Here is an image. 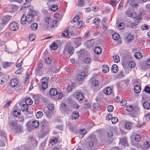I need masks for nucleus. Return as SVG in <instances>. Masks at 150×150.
<instances>
[{"label":"nucleus","mask_w":150,"mask_h":150,"mask_svg":"<svg viewBox=\"0 0 150 150\" xmlns=\"http://www.w3.org/2000/svg\"><path fill=\"white\" fill-rule=\"evenodd\" d=\"M135 57L137 59H140L142 56V55L141 53L139 52L136 53L134 54Z\"/></svg>","instance_id":"4c0bfd02"},{"label":"nucleus","mask_w":150,"mask_h":150,"mask_svg":"<svg viewBox=\"0 0 150 150\" xmlns=\"http://www.w3.org/2000/svg\"><path fill=\"white\" fill-rule=\"evenodd\" d=\"M133 123L130 121H127L125 125V127L127 129H130L132 128Z\"/></svg>","instance_id":"9d476101"},{"label":"nucleus","mask_w":150,"mask_h":150,"mask_svg":"<svg viewBox=\"0 0 150 150\" xmlns=\"http://www.w3.org/2000/svg\"><path fill=\"white\" fill-rule=\"evenodd\" d=\"M41 87L43 89H45L48 87V80L46 78H43L41 80Z\"/></svg>","instance_id":"20e7f679"},{"label":"nucleus","mask_w":150,"mask_h":150,"mask_svg":"<svg viewBox=\"0 0 150 150\" xmlns=\"http://www.w3.org/2000/svg\"><path fill=\"white\" fill-rule=\"evenodd\" d=\"M109 2L113 7L117 3V1L115 0H110Z\"/></svg>","instance_id":"de8ad7c7"},{"label":"nucleus","mask_w":150,"mask_h":150,"mask_svg":"<svg viewBox=\"0 0 150 150\" xmlns=\"http://www.w3.org/2000/svg\"><path fill=\"white\" fill-rule=\"evenodd\" d=\"M64 50L65 52L67 51L69 53L71 54L73 53L74 49L72 47L66 45L64 47Z\"/></svg>","instance_id":"39448f33"},{"label":"nucleus","mask_w":150,"mask_h":150,"mask_svg":"<svg viewBox=\"0 0 150 150\" xmlns=\"http://www.w3.org/2000/svg\"><path fill=\"white\" fill-rule=\"evenodd\" d=\"M51 143L52 144H53L57 143L58 142V140L57 138L55 137L51 138Z\"/></svg>","instance_id":"79ce46f5"},{"label":"nucleus","mask_w":150,"mask_h":150,"mask_svg":"<svg viewBox=\"0 0 150 150\" xmlns=\"http://www.w3.org/2000/svg\"><path fill=\"white\" fill-rule=\"evenodd\" d=\"M57 44L55 43H54L51 45V48L53 49L54 50H55L57 49Z\"/></svg>","instance_id":"774afa93"},{"label":"nucleus","mask_w":150,"mask_h":150,"mask_svg":"<svg viewBox=\"0 0 150 150\" xmlns=\"http://www.w3.org/2000/svg\"><path fill=\"white\" fill-rule=\"evenodd\" d=\"M29 14L30 15L33 17L34 18V16H35L37 15V13L35 11L32 10L31 11L30 13Z\"/></svg>","instance_id":"09e8293b"},{"label":"nucleus","mask_w":150,"mask_h":150,"mask_svg":"<svg viewBox=\"0 0 150 150\" xmlns=\"http://www.w3.org/2000/svg\"><path fill=\"white\" fill-rule=\"evenodd\" d=\"M142 14V13H140L138 15V18L136 19L135 21V22L131 24V25L132 26L133 28H135L136 27V26L137 25L139 22L140 21V20L141 18L140 16Z\"/></svg>","instance_id":"423d86ee"},{"label":"nucleus","mask_w":150,"mask_h":150,"mask_svg":"<svg viewBox=\"0 0 150 150\" xmlns=\"http://www.w3.org/2000/svg\"><path fill=\"white\" fill-rule=\"evenodd\" d=\"M100 22V19L98 18H95L93 20V23L96 25H98Z\"/></svg>","instance_id":"f704fd0d"},{"label":"nucleus","mask_w":150,"mask_h":150,"mask_svg":"<svg viewBox=\"0 0 150 150\" xmlns=\"http://www.w3.org/2000/svg\"><path fill=\"white\" fill-rule=\"evenodd\" d=\"M84 62L87 64L90 63L91 62V59L89 57H87L85 59Z\"/></svg>","instance_id":"e2e57ef3"},{"label":"nucleus","mask_w":150,"mask_h":150,"mask_svg":"<svg viewBox=\"0 0 150 150\" xmlns=\"http://www.w3.org/2000/svg\"><path fill=\"white\" fill-rule=\"evenodd\" d=\"M28 106L25 104H23L22 105L21 110L22 112H27L28 110Z\"/></svg>","instance_id":"4be33fe9"},{"label":"nucleus","mask_w":150,"mask_h":150,"mask_svg":"<svg viewBox=\"0 0 150 150\" xmlns=\"http://www.w3.org/2000/svg\"><path fill=\"white\" fill-rule=\"evenodd\" d=\"M125 25L124 23H121L118 26L120 29H122L125 27Z\"/></svg>","instance_id":"052dcab7"},{"label":"nucleus","mask_w":150,"mask_h":150,"mask_svg":"<svg viewBox=\"0 0 150 150\" xmlns=\"http://www.w3.org/2000/svg\"><path fill=\"white\" fill-rule=\"evenodd\" d=\"M52 70L55 72L59 71L60 68L57 69L55 67L53 66L51 68Z\"/></svg>","instance_id":"bf43d9fd"},{"label":"nucleus","mask_w":150,"mask_h":150,"mask_svg":"<svg viewBox=\"0 0 150 150\" xmlns=\"http://www.w3.org/2000/svg\"><path fill=\"white\" fill-rule=\"evenodd\" d=\"M102 71L104 73L108 72L109 71V68L107 65H103L102 67Z\"/></svg>","instance_id":"a878e982"},{"label":"nucleus","mask_w":150,"mask_h":150,"mask_svg":"<svg viewBox=\"0 0 150 150\" xmlns=\"http://www.w3.org/2000/svg\"><path fill=\"white\" fill-rule=\"evenodd\" d=\"M11 18V17L9 16H5L2 20V23L3 24L6 23L10 20Z\"/></svg>","instance_id":"4468645a"},{"label":"nucleus","mask_w":150,"mask_h":150,"mask_svg":"<svg viewBox=\"0 0 150 150\" xmlns=\"http://www.w3.org/2000/svg\"><path fill=\"white\" fill-rule=\"evenodd\" d=\"M57 26V22L56 21L52 20V22L51 24L50 25V28H53V27H56Z\"/></svg>","instance_id":"2f4dec72"},{"label":"nucleus","mask_w":150,"mask_h":150,"mask_svg":"<svg viewBox=\"0 0 150 150\" xmlns=\"http://www.w3.org/2000/svg\"><path fill=\"white\" fill-rule=\"evenodd\" d=\"M69 34L68 29L66 30L65 31L63 32L62 33V35L64 37L67 36Z\"/></svg>","instance_id":"13d9d810"},{"label":"nucleus","mask_w":150,"mask_h":150,"mask_svg":"<svg viewBox=\"0 0 150 150\" xmlns=\"http://www.w3.org/2000/svg\"><path fill=\"white\" fill-rule=\"evenodd\" d=\"M118 67L116 64L113 65L112 67L111 70L112 72L116 73L117 72Z\"/></svg>","instance_id":"b1692460"},{"label":"nucleus","mask_w":150,"mask_h":150,"mask_svg":"<svg viewBox=\"0 0 150 150\" xmlns=\"http://www.w3.org/2000/svg\"><path fill=\"white\" fill-rule=\"evenodd\" d=\"M133 39V36L130 34H128L126 37V40L128 42H130Z\"/></svg>","instance_id":"c756f323"},{"label":"nucleus","mask_w":150,"mask_h":150,"mask_svg":"<svg viewBox=\"0 0 150 150\" xmlns=\"http://www.w3.org/2000/svg\"><path fill=\"white\" fill-rule=\"evenodd\" d=\"M71 116L72 120H76L79 117V113L76 111H74L73 112Z\"/></svg>","instance_id":"f3484780"},{"label":"nucleus","mask_w":150,"mask_h":150,"mask_svg":"<svg viewBox=\"0 0 150 150\" xmlns=\"http://www.w3.org/2000/svg\"><path fill=\"white\" fill-rule=\"evenodd\" d=\"M8 125L16 133H18L21 132V127L17 125V122L16 121L10 120L8 122Z\"/></svg>","instance_id":"f257e3e1"},{"label":"nucleus","mask_w":150,"mask_h":150,"mask_svg":"<svg viewBox=\"0 0 150 150\" xmlns=\"http://www.w3.org/2000/svg\"><path fill=\"white\" fill-rule=\"evenodd\" d=\"M47 108L49 110H52L54 109V106L52 104H48L47 106Z\"/></svg>","instance_id":"3c124183"},{"label":"nucleus","mask_w":150,"mask_h":150,"mask_svg":"<svg viewBox=\"0 0 150 150\" xmlns=\"http://www.w3.org/2000/svg\"><path fill=\"white\" fill-rule=\"evenodd\" d=\"M134 108L133 107V106L132 105H127L126 107V110L128 112H132V110H134Z\"/></svg>","instance_id":"a19ab883"},{"label":"nucleus","mask_w":150,"mask_h":150,"mask_svg":"<svg viewBox=\"0 0 150 150\" xmlns=\"http://www.w3.org/2000/svg\"><path fill=\"white\" fill-rule=\"evenodd\" d=\"M9 27V28L11 30L16 31L18 29L19 25L17 23L15 22H13L10 24Z\"/></svg>","instance_id":"7ed1b4c3"},{"label":"nucleus","mask_w":150,"mask_h":150,"mask_svg":"<svg viewBox=\"0 0 150 150\" xmlns=\"http://www.w3.org/2000/svg\"><path fill=\"white\" fill-rule=\"evenodd\" d=\"M112 123L115 124L118 121V119L115 117H112L111 119Z\"/></svg>","instance_id":"c03bdc74"},{"label":"nucleus","mask_w":150,"mask_h":150,"mask_svg":"<svg viewBox=\"0 0 150 150\" xmlns=\"http://www.w3.org/2000/svg\"><path fill=\"white\" fill-rule=\"evenodd\" d=\"M18 82V80L17 78H13L11 80L10 85L12 87H15L17 85Z\"/></svg>","instance_id":"0eeeda50"},{"label":"nucleus","mask_w":150,"mask_h":150,"mask_svg":"<svg viewBox=\"0 0 150 150\" xmlns=\"http://www.w3.org/2000/svg\"><path fill=\"white\" fill-rule=\"evenodd\" d=\"M34 18L30 15L28 14L26 16L27 22L28 23H30L33 22L34 21Z\"/></svg>","instance_id":"f8f14e48"},{"label":"nucleus","mask_w":150,"mask_h":150,"mask_svg":"<svg viewBox=\"0 0 150 150\" xmlns=\"http://www.w3.org/2000/svg\"><path fill=\"white\" fill-rule=\"evenodd\" d=\"M21 114V110L19 109H16L13 112V114L15 117H18Z\"/></svg>","instance_id":"5701e85b"},{"label":"nucleus","mask_w":150,"mask_h":150,"mask_svg":"<svg viewBox=\"0 0 150 150\" xmlns=\"http://www.w3.org/2000/svg\"><path fill=\"white\" fill-rule=\"evenodd\" d=\"M96 142V140L95 138H92L90 139L89 142H88V145L90 146H93L94 144Z\"/></svg>","instance_id":"aec40b11"},{"label":"nucleus","mask_w":150,"mask_h":150,"mask_svg":"<svg viewBox=\"0 0 150 150\" xmlns=\"http://www.w3.org/2000/svg\"><path fill=\"white\" fill-rule=\"evenodd\" d=\"M94 52L96 53L99 54L101 53V50L100 47H95L94 49Z\"/></svg>","instance_id":"473e14b6"},{"label":"nucleus","mask_w":150,"mask_h":150,"mask_svg":"<svg viewBox=\"0 0 150 150\" xmlns=\"http://www.w3.org/2000/svg\"><path fill=\"white\" fill-rule=\"evenodd\" d=\"M6 135L5 133L0 130V146H4L5 142L6 141Z\"/></svg>","instance_id":"f03ea898"},{"label":"nucleus","mask_w":150,"mask_h":150,"mask_svg":"<svg viewBox=\"0 0 150 150\" xmlns=\"http://www.w3.org/2000/svg\"><path fill=\"white\" fill-rule=\"evenodd\" d=\"M144 91L147 93H150V87L148 86H146Z\"/></svg>","instance_id":"603ef678"},{"label":"nucleus","mask_w":150,"mask_h":150,"mask_svg":"<svg viewBox=\"0 0 150 150\" xmlns=\"http://www.w3.org/2000/svg\"><path fill=\"white\" fill-rule=\"evenodd\" d=\"M107 110L108 112H111L113 110V107L112 105H108L107 107Z\"/></svg>","instance_id":"8fccbe9b"},{"label":"nucleus","mask_w":150,"mask_h":150,"mask_svg":"<svg viewBox=\"0 0 150 150\" xmlns=\"http://www.w3.org/2000/svg\"><path fill=\"white\" fill-rule=\"evenodd\" d=\"M58 9V7L56 5H53L51 7V9L52 11H55Z\"/></svg>","instance_id":"5fc2aeb1"},{"label":"nucleus","mask_w":150,"mask_h":150,"mask_svg":"<svg viewBox=\"0 0 150 150\" xmlns=\"http://www.w3.org/2000/svg\"><path fill=\"white\" fill-rule=\"evenodd\" d=\"M76 98L79 100H81L84 98V96L81 93H78L76 96Z\"/></svg>","instance_id":"412c9836"},{"label":"nucleus","mask_w":150,"mask_h":150,"mask_svg":"<svg viewBox=\"0 0 150 150\" xmlns=\"http://www.w3.org/2000/svg\"><path fill=\"white\" fill-rule=\"evenodd\" d=\"M50 94L51 96H56L57 97V95H58L57 92L56 88H53L51 89L50 91Z\"/></svg>","instance_id":"9b49d317"},{"label":"nucleus","mask_w":150,"mask_h":150,"mask_svg":"<svg viewBox=\"0 0 150 150\" xmlns=\"http://www.w3.org/2000/svg\"><path fill=\"white\" fill-rule=\"evenodd\" d=\"M136 64L134 62H129V65L130 67L131 68H133L136 66Z\"/></svg>","instance_id":"680f3d73"},{"label":"nucleus","mask_w":150,"mask_h":150,"mask_svg":"<svg viewBox=\"0 0 150 150\" xmlns=\"http://www.w3.org/2000/svg\"><path fill=\"white\" fill-rule=\"evenodd\" d=\"M38 26V24L36 23H34L31 26V28L32 30H36Z\"/></svg>","instance_id":"58836bf2"},{"label":"nucleus","mask_w":150,"mask_h":150,"mask_svg":"<svg viewBox=\"0 0 150 150\" xmlns=\"http://www.w3.org/2000/svg\"><path fill=\"white\" fill-rule=\"evenodd\" d=\"M99 83V81L98 80H93L92 81V86L95 87L98 85Z\"/></svg>","instance_id":"37998d69"},{"label":"nucleus","mask_w":150,"mask_h":150,"mask_svg":"<svg viewBox=\"0 0 150 150\" xmlns=\"http://www.w3.org/2000/svg\"><path fill=\"white\" fill-rule=\"evenodd\" d=\"M141 87L138 85H136L134 86V90L136 93H139L141 91Z\"/></svg>","instance_id":"6ab92c4d"},{"label":"nucleus","mask_w":150,"mask_h":150,"mask_svg":"<svg viewBox=\"0 0 150 150\" xmlns=\"http://www.w3.org/2000/svg\"><path fill=\"white\" fill-rule=\"evenodd\" d=\"M120 143L123 146H127V139L125 138H122L120 140Z\"/></svg>","instance_id":"bb28decb"},{"label":"nucleus","mask_w":150,"mask_h":150,"mask_svg":"<svg viewBox=\"0 0 150 150\" xmlns=\"http://www.w3.org/2000/svg\"><path fill=\"white\" fill-rule=\"evenodd\" d=\"M143 105L144 108L146 109H148L150 108V103L148 102H145Z\"/></svg>","instance_id":"7c9ffc66"},{"label":"nucleus","mask_w":150,"mask_h":150,"mask_svg":"<svg viewBox=\"0 0 150 150\" xmlns=\"http://www.w3.org/2000/svg\"><path fill=\"white\" fill-rule=\"evenodd\" d=\"M25 104L27 105H31L33 103V101L30 98H28L25 99Z\"/></svg>","instance_id":"393cba45"},{"label":"nucleus","mask_w":150,"mask_h":150,"mask_svg":"<svg viewBox=\"0 0 150 150\" xmlns=\"http://www.w3.org/2000/svg\"><path fill=\"white\" fill-rule=\"evenodd\" d=\"M86 73L84 71H82L77 75V78L79 81L83 80L85 76L86 75Z\"/></svg>","instance_id":"1a4fd4ad"},{"label":"nucleus","mask_w":150,"mask_h":150,"mask_svg":"<svg viewBox=\"0 0 150 150\" xmlns=\"http://www.w3.org/2000/svg\"><path fill=\"white\" fill-rule=\"evenodd\" d=\"M30 5V3L28 2L26 3V2L25 3L23 4L21 7V10L23 9L24 8H27Z\"/></svg>","instance_id":"e433bc0d"},{"label":"nucleus","mask_w":150,"mask_h":150,"mask_svg":"<svg viewBox=\"0 0 150 150\" xmlns=\"http://www.w3.org/2000/svg\"><path fill=\"white\" fill-rule=\"evenodd\" d=\"M45 62L47 64H50L52 63V60L49 57H47L45 59Z\"/></svg>","instance_id":"4d7b16f0"},{"label":"nucleus","mask_w":150,"mask_h":150,"mask_svg":"<svg viewBox=\"0 0 150 150\" xmlns=\"http://www.w3.org/2000/svg\"><path fill=\"white\" fill-rule=\"evenodd\" d=\"M134 113L136 114L135 115H137L139 111V108L137 107H136L134 108Z\"/></svg>","instance_id":"864d4df0"},{"label":"nucleus","mask_w":150,"mask_h":150,"mask_svg":"<svg viewBox=\"0 0 150 150\" xmlns=\"http://www.w3.org/2000/svg\"><path fill=\"white\" fill-rule=\"evenodd\" d=\"M112 116V115L111 114L109 113L106 116V120H110L111 119Z\"/></svg>","instance_id":"338daca9"},{"label":"nucleus","mask_w":150,"mask_h":150,"mask_svg":"<svg viewBox=\"0 0 150 150\" xmlns=\"http://www.w3.org/2000/svg\"><path fill=\"white\" fill-rule=\"evenodd\" d=\"M94 42L93 39L88 40L86 42V45L87 48H89L94 45Z\"/></svg>","instance_id":"2eb2a0df"},{"label":"nucleus","mask_w":150,"mask_h":150,"mask_svg":"<svg viewBox=\"0 0 150 150\" xmlns=\"http://www.w3.org/2000/svg\"><path fill=\"white\" fill-rule=\"evenodd\" d=\"M43 115L42 112L41 111L38 112L36 114V116L37 118H40Z\"/></svg>","instance_id":"a18cd8bd"},{"label":"nucleus","mask_w":150,"mask_h":150,"mask_svg":"<svg viewBox=\"0 0 150 150\" xmlns=\"http://www.w3.org/2000/svg\"><path fill=\"white\" fill-rule=\"evenodd\" d=\"M137 17V15H136V12H135L131 13L130 14V16H129V17L134 18H136Z\"/></svg>","instance_id":"6e6d98bb"},{"label":"nucleus","mask_w":150,"mask_h":150,"mask_svg":"<svg viewBox=\"0 0 150 150\" xmlns=\"http://www.w3.org/2000/svg\"><path fill=\"white\" fill-rule=\"evenodd\" d=\"M11 65V63L9 62H5L3 64V66L4 68H6L7 67H10Z\"/></svg>","instance_id":"ea45409f"},{"label":"nucleus","mask_w":150,"mask_h":150,"mask_svg":"<svg viewBox=\"0 0 150 150\" xmlns=\"http://www.w3.org/2000/svg\"><path fill=\"white\" fill-rule=\"evenodd\" d=\"M52 20L50 17H47L45 18V25L47 28H49L50 27V25L51 24Z\"/></svg>","instance_id":"6e6552de"},{"label":"nucleus","mask_w":150,"mask_h":150,"mask_svg":"<svg viewBox=\"0 0 150 150\" xmlns=\"http://www.w3.org/2000/svg\"><path fill=\"white\" fill-rule=\"evenodd\" d=\"M31 139L32 140L31 143L34 146H36L38 144L37 141L34 138H33L32 137H31Z\"/></svg>","instance_id":"49530a36"},{"label":"nucleus","mask_w":150,"mask_h":150,"mask_svg":"<svg viewBox=\"0 0 150 150\" xmlns=\"http://www.w3.org/2000/svg\"><path fill=\"white\" fill-rule=\"evenodd\" d=\"M29 38L31 41H33L35 39V36L33 34L30 35L29 36Z\"/></svg>","instance_id":"0e129e2a"},{"label":"nucleus","mask_w":150,"mask_h":150,"mask_svg":"<svg viewBox=\"0 0 150 150\" xmlns=\"http://www.w3.org/2000/svg\"><path fill=\"white\" fill-rule=\"evenodd\" d=\"M131 141L132 140V139H135L136 142H139L140 141L141 138V137L139 134H137L134 136L132 135L131 137Z\"/></svg>","instance_id":"ddd939ff"},{"label":"nucleus","mask_w":150,"mask_h":150,"mask_svg":"<svg viewBox=\"0 0 150 150\" xmlns=\"http://www.w3.org/2000/svg\"><path fill=\"white\" fill-rule=\"evenodd\" d=\"M80 136L84 135L86 133V132L84 129H82L80 130Z\"/></svg>","instance_id":"69168bd1"},{"label":"nucleus","mask_w":150,"mask_h":150,"mask_svg":"<svg viewBox=\"0 0 150 150\" xmlns=\"http://www.w3.org/2000/svg\"><path fill=\"white\" fill-rule=\"evenodd\" d=\"M113 59L114 62L116 63L119 62L120 61L119 57L117 55H115L113 56Z\"/></svg>","instance_id":"c9c22d12"},{"label":"nucleus","mask_w":150,"mask_h":150,"mask_svg":"<svg viewBox=\"0 0 150 150\" xmlns=\"http://www.w3.org/2000/svg\"><path fill=\"white\" fill-rule=\"evenodd\" d=\"M39 125V122L36 120L34 121L32 123V126L34 127H37Z\"/></svg>","instance_id":"72a5a7b5"},{"label":"nucleus","mask_w":150,"mask_h":150,"mask_svg":"<svg viewBox=\"0 0 150 150\" xmlns=\"http://www.w3.org/2000/svg\"><path fill=\"white\" fill-rule=\"evenodd\" d=\"M112 38L114 40H117L120 38V35L118 33H114L112 35Z\"/></svg>","instance_id":"c85d7f7f"},{"label":"nucleus","mask_w":150,"mask_h":150,"mask_svg":"<svg viewBox=\"0 0 150 150\" xmlns=\"http://www.w3.org/2000/svg\"><path fill=\"white\" fill-rule=\"evenodd\" d=\"M27 22L26 16L23 15L21 17V24H24L25 23V22Z\"/></svg>","instance_id":"cd10ccee"},{"label":"nucleus","mask_w":150,"mask_h":150,"mask_svg":"<svg viewBox=\"0 0 150 150\" xmlns=\"http://www.w3.org/2000/svg\"><path fill=\"white\" fill-rule=\"evenodd\" d=\"M43 67V65L42 64L40 63L38 67L35 70V73L36 75H38L41 70L42 68Z\"/></svg>","instance_id":"dca6fc26"},{"label":"nucleus","mask_w":150,"mask_h":150,"mask_svg":"<svg viewBox=\"0 0 150 150\" xmlns=\"http://www.w3.org/2000/svg\"><path fill=\"white\" fill-rule=\"evenodd\" d=\"M104 91L105 94L109 95L112 93V90L110 87H108L104 89Z\"/></svg>","instance_id":"a211bd4d"}]
</instances>
